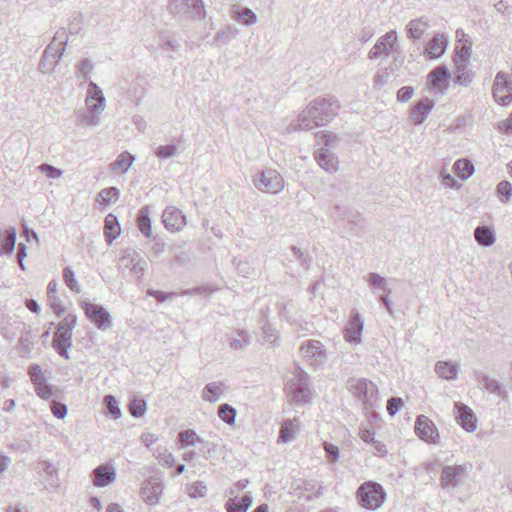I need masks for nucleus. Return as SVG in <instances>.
<instances>
[{
	"mask_svg": "<svg viewBox=\"0 0 512 512\" xmlns=\"http://www.w3.org/2000/svg\"><path fill=\"white\" fill-rule=\"evenodd\" d=\"M447 48V39L443 34L435 35L427 45V53L431 58H439Z\"/></svg>",
	"mask_w": 512,
	"mask_h": 512,
	"instance_id": "nucleus-36",
	"label": "nucleus"
},
{
	"mask_svg": "<svg viewBox=\"0 0 512 512\" xmlns=\"http://www.w3.org/2000/svg\"><path fill=\"white\" fill-rule=\"evenodd\" d=\"M170 10L175 15H189L198 19L205 14L202 0H171Z\"/></svg>",
	"mask_w": 512,
	"mask_h": 512,
	"instance_id": "nucleus-13",
	"label": "nucleus"
},
{
	"mask_svg": "<svg viewBox=\"0 0 512 512\" xmlns=\"http://www.w3.org/2000/svg\"><path fill=\"white\" fill-rule=\"evenodd\" d=\"M236 409L229 404H222L218 408V416L226 424H234L236 419Z\"/></svg>",
	"mask_w": 512,
	"mask_h": 512,
	"instance_id": "nucleus-45",
	"label": "nucleus"
},
{
	"mask_svg": "<svg viewBox=\"0 0 512 512\" xmlns=\"http://www.w3.org/2000/svg\"><path fill=\"white\" fill-rule=\"evenodd\" d=\"M302 357L312 366L319 367L327 361L324 345L319 340L309 339L300 347Z\"/></svg>",
	"mask_w": 512,
	"mask_h": 512,
	"instance_id": "nucleus-11",
	"label": "nucleus"
},
{
	"mask_svg": "<svg viewBox=\"0 0 512 512\" xmlns=\"http://www.w3.org/2000/svg\"><path fill=\"white\" fill-rule=\"evenodd\" d=\"M467 477V465H445L441 470L440 486L443 489L452 490L461 485Z\"/></svg>",
	"mask_w": 512,
	"mask_h": 512,
	"instance_id": "nucleus-9",
	"label": "nucleus"
},
{
	"mask_svg": "<svg viewBox=\"0 0 512 512\" xmlns=\"http://www.w3.org/2000/svg\"><path fill=\"white\" fill-rule=\"evenodd\" d=\"M398 35L396 30H390L379 37L374 46L368 52L370 60H383L398 52Z\"/></svg>",
	"mask_w": 512,
	"mask_h": 512,
	"instance_id": "nucleus-8",
	"label": "nucleus"
},
{
	"mask_svg": "<svg viewBox=\"0 0 512 512\" xmlns=\"http://www.w3.org/2000/svg\"><path fill=\"white\" fill-rule=\"evenodd\" d=\"M119 197V190L116 187H109L102 189L97 197V202L102 205H108L111 202H116Z\"/></svg>",
	"mask_w": 512,
	"mask_h": 512,
	"instance_id": "nucleus-44",
	"label": "nucleus"
},
{
	"mask_svg": "<svg viewBox=\"0 0 512 512\" xmlns=\"http://www.w3.org/2000/svg\"><path fill=\"white\" fill-rule=\"evenodd\" d=\"M164 485L159 478L150 477L140 488V497L148 505H157L163 493Z\"/></svg>",
	"mask_w": 512,
	"mask_h": 512,
	"instance_id": "nucleus-14",
	"label": "nucleus"
},
{
	"mask_svg": "<svg viewBox=\"0 0 512 512\" xmlns=\"http://www.w3.org/2000/svg\"><path fill=\"white\" fill-rule=\"evenodd\" d=\"M207 493V486L204 482L197 481L188 488V495L191 498L204 497Z\"/></svg>",
	"mask_w": 512,
	"mask_h": 512,
	"instance_id": "nucleus-57",
	"label": "nucleus"
},
{
	"mask_svg": "<svg viewBox=\"0 0 512 512\" xmlns=\"http://www.w3.org/2000/svg\"><path fill=\"white\" fill-rule=\"evenodd\" d=\"M237 272L245 278H249L253 273V267L247 261H238L236 263Z\"/></svg>",
	"mask_w": 512,
	"mask_h": 512,
	"instance_id": "nucleus-63",
	"label": "nucleus"
},
{
	"mask_svg": "<svg viewBox=\"0 0 512 512\" xmlns=\"http://www.w3.org/2000/svg\"><path fill=\"white\" fill-rule=\"evenodd\" d=\"M316 125L315 120L307 113V109L304 108L297 116L295 122L290 124V128L294 131L297 130H312Z\"/></svg>",
	"mask_w": 512,
	"mask_h": 512,
	"instance_id": "nucleus-38",
	"label": "nucleus"
},
{
	"mask_svg": "<svg viewBox=\"0 0 512 512\" xmlns=\"http://www.w3.org/2000/svg\"><path fill=\"white\" fill-rule=\"evenodd\" d=\"M179 442L181 443L180 448H184L186 446H194L197 443H202L203 440L197 435V433L192 429H187L181 431L177 436Z\"/></svg>",
	"mask_w": 512,
	"mask_h": 512,
	"instance_id": "nucleus-43",
	"label": "nucleus"
},
{
	"mask_svg": "<svg viewBox=\"0 0 512 512\" xmlns=\"http://www.w3.org/2000/svg\"><path fill=\"white\" fill-rule=\"evenodd\" d=\"M227 496L229 497L225 504L227 512H246L252 504V497L250 495L238 498L234 489H229Z\"/></svg>",
	"mask_w": 512,
	"mask_h": 512,
	"instance_id": "nucleus-23",
	"label": "nucleus"
},
{
	"mask_svg": "<svg viewBox=\"0 0 512 512\" xmlns=\"http://www.w3.org/2000/svg\"><path fill=\"white\" fill-rule=\"evenodd\" d=\"M86 110L76 111V122L84 127H96L101 123V114L106 108V99L102 89L90 81L85 97Z\"/></svg>",
	"mask_w": 512,
	"mask_h": 512,
	"instance_id": "nucleus-1",
	"label": "nucleus"
},
{
	"mask_svg": "<svg viewBox=\"0 0 512 512\" xmlns=\"http://www.w3.org/2000/svg\"><path fill=\"white\" fill-rule=\"evenodd\" d=\"M227 390V386L221 381L207 383L202 391L204 401L215 403L219 401Z\"/></svg>",
	"mask_w": 512,
	"mask_h": 512,
	"instance_id": "nucleus-26",
	"label": "nucleus"
},
{
	"mask_svg": "<svg viewBox=\"0 0 512 512\" xmlns=\"http://www.w3.org/2000/svg\"><path fill=\"white\" fill-rule=\"evenodd\" d=\"M365 282L368 284L372 293L379 297L381 294L392 293L390 280L376 272H369L364 276Z\"/></svg>",
	"mask_w": 512,
	"mask_h": 512,
	"instance_id": "nucleus-21",
	"label": "nucleus"
},
{
	"mask_svg": "<svg viewBox=\"0 0 512 512\" xmlns=\"http://www.w3.org/2000/svg\"><path fill=\"white\" fill-rule=\"evenodd\" d=\"M286 392L287 396L297 404H306L312 401L310 377L300 367H296L288 376Z\"/></svg>",
	"mask_w": 512,
	"mask_h": 512,
	"instance_id": "nucleus-3",
	"label": "nucleus"
},
{
	"mask_svg": "<svg viewBox=\"0 0 512 512\" xmlns=\"http://www.w3.org/2000/svg\"><path fill=\"white\" fill-rule=\"evenodd\" d=\"M474 238L480 246L490 247L496 241V233L495 230L490 226H478L474 230Z\"/></svg>",
	"mask_w": 512,
	"mask_h": 512,
	"instance_id": "nucleus-33",
	"label": "nucleus"
},
{
	"mask_svg": "<svg viewBox=\"0 0 512 512\" xmlns=\"http://www.w3.org/2000/svg\"><path fill=\"white\" fill-rule=\"evenodd\" d=\"M146 401L140 398L133 399L129 405V410L132 416L142 417L146 411Z\"/></svg>",
	"mask_w": 512,
	"mask_h": 512,
	"instance_id": "nucleus-54",
	"label": "nucleus"
},
{
	"mask_svg": "<svg viewBox=\"0 0 512 512\" xmlns=\"http://www.w3.org/2000/svg\"><path fill=\"white\" fill-rule=\"evenodd\" d=\"M455 62V81L463 87H468L474 80L475 74L470 68V63L465 60H454Z\"/></svg>",
	"mask_w": 512,
	"mask_h": 512,
	"instance_id": "nucleus-25",
	"label": "nucleus"
},
{
	"mask_svg": "<svg viewBox=\"0 0 512 512\" xmlns=\"http://www.w3.org/2000/svg\"><path fill=\"white\" fill-rule=\"evenodd\" d=\"M315 160L323 170L330 174L338 170V158L328 148L317 150L315 152Z\"/></svg>",
	"mask_w": 512,
	"mask_h": 512,
	"instance_id": "nucleus-24",
	"label": "nucleus"
},
{
	"mask_svg": "<svg viewBox=\"0 0 512 512\" xmlns=\"http://www.w3.org/2000/svg\"><path fill=\"white\" fill-rule=\"evenodd\" d=\"M79 74L86 79L94 70V65L91 60L85 58L82 59L77 65Z\"/></svg>",
	"mask_w": 512,
	"mask_h": 512,
	"instance_id": "nucleus-59",
	"label": "nucleus"
},
{
	"mask_svg": "<svg viewBox=\"0 0 512 512\" xmlns=\"http://www.w3.org/2000/svg\"><path fill=\"white\" fill-rule=\"evenodd\" d=\"M63 280L65 282V284L67 285V287L75 292V293H80L81 291V286L80 284L78 283L76 277H75V274H74V271L71 269V267H65L64 270H63Z\"/></svg>",
	"mask_w": 512,
	"mask_h": 512,
	"instance_id": "nucleus-48",
	"label": "nucleus"
},
{
	"mask_svg": "<svg viewBox=\"0 0 512 512\" xmlns=\"http://www.w3.org/2000/svg\"><path fill=\"white\" fill-rule=\"evenodd\" d=\"M37 169L45 174L50 179H58L62 176L63 171L61 169H58L50 164H41L37 167Z\"/></svg>",
	"mask_w": 512,
	"mask_h": 512,
	"instance_id": "nucleus-56",
	"label": "nucleus"
},
{
	"mask_svg": "<svg viewBox=\"0 0 512 512\" xmlns=\"http://www.w3.org/2000/svg\"><path fill=\"white\" fill-rule=\"evenodd\" d=\"M16 229L9 227L5 230L0 229V256L12 255L16 244Z\"/></svg>",
	"mask_w": 512,
	"mask_h": 512,
	"instance_id": "nucleus-28",
	"label": "nucleus"
},
{
	"mask_svg": "<svg viewBox=\"0 0 512 512\" xmlns=\"http://www.w3.org/2000/svg\"><path fill=\"white\" fill-rule=\"evenodd\" d=\"M36 394L42 399H49L54 395L53 387L46 380L34 384Z\"/></svg>",
	"mask_w": 512,
	"mask_h": 512,
	"instance_id": "nucleus-53",
	"label": "nucleus"
},
{
	"mask_svg": "<svg viewBox=\"0 0 512 512\" xmlns=\"http://www.w3.org/2000/svg\"><path fill=\"white\" fill-rule=\"evenodd\" d=\"M347 387L364 403L372 405L377 400V386L365 378H350L347 382Z\"/></svg>",
	"mask_w": 512,
	"mask_h": 512,
	"instance_id": "nucleus-10",
	"label": "nucleus"
},
{
	"mask_svg": "<svg viewBox=\"0 0 512 512\" xmlns=\"http://www.w3.org/2000/svg\"><path fill=\"white\" fill-rule=\"evenodd\" d=\"M138 228L141 233L149 238L152 235V224L150 219V207L144 206L138 212Z\"/></svg>",
	"mask_w": 512,
	"mask_h": 512,
	"instance_id": "nucleus-39",
	"label": "nucleus"
},
{
	"mask_svg": "<svg viewBox=\"0 0 512 512\" xmlns=\"http://www.w3.org/2000/svg\"><path fill=\"white\" fill-rule=\"evenodd\" d=\"M441 182L445 187L458 189L461 187V184L447 171L442 170L440 172Z\"/></svg>",
	"mask_w": 512,
	"mask_h": 512,
	"instance_id": "nucleus-58",
	"label": "nucleus"
},
{
	"mask_svg": "<svg viewBox=\"0 0 512 512\" xmlns=\"http://www.w3.org/2000/svg\"><path fill=\"white\" fill-rule=\"evenodd\" d=\"M47 300H48V304H49L50 308L55 312V314L58 317H60L64 314L65 309L62 305L61 299L57 295L47 297Z\"/></svg>",
	"mask_w": 512,
	"mask_h": 512,
	"instance_id": "nucleus-60",
	"label": "nucleus"
},
{
	"mask_svg": "<svg viewBox=\"0 0 512 512\" xmlns=\"http://www.w3.org/2000/svg\"><path fill=\"white\" fill-rule=\"evenodd\" d=\"M429 28V21L425 17H420L408 22L406 25L407 37L409 39H420Z\"/></svg>",
	"mask_w": 512,
	"mask_h": 512,
	"instance_id": "nucleus-32",
	"label": "nucleus"
},
{
	"mask_svg": "<svg viewBox=\"0 0 512 512\" xmlns=\"http://www.w3.org/2000/svg\"><path fill=\"white\" fill-rule=\"evenodd\" d=\"M316 138L318 139L319 143L323 142L325 145V148H334L336 143L338 142V138L335 134L328 132V131H320L315 134Z\"/></svg>",
	"mask_w": 512,
	"mask_h": 512,
	"instance_id": "nucleus-51",
	"label": "nucleus"
},
{
	"mask_svg": "<svg viewBox=\"0 0 512 512\" xmlns=\"http://www.w3.org/2000/svg\"><path fill=\"white\" fill-rule=\"evenodd\" d=\"M454 416L457 423L467 432H474L477 429V418L470 407L461 403H454Z\"/></svg>",
	"mask_w": 512,
	"mask_h": 512,
	"instance_id": "nucleus-18",
	"label": "nucleus"
},
{
	"mask_svg": "<svg viewBox=\"0 0 512 512\" xmlns=\"http://www.w3.org/2000/svg\"><path fill=\"white\" fill-rule=\"evenodd\" d=\"M356 498L362 508L375 511L384 504L386 492L381 484L374 481H366L357 489Z\"/></svg>",
	"mask_w": 512,
	"mask_h": 512,
	"instance_id": "nucleus-5",
	"label": "nucleus"
},
{
	"mask_svg": "<svg viewBox=\"0 0 512 512\" xmlns=\"http://www.w3.org/2000/svg\"><path fill=\"white\" fill-rule=\"evenodd\" d=\"M364 328V322L359 312L354 311L350 317V320L345 327L343 334L344 339L353 345H357L362 341V332Z\"/></svg>",
	"mask_w": 512,
	"mask_h": 512,
	"instance_id": "nucleus-20",
	"label": "nucleus"
},
{
	"mask_svg": "<svg viewBox=\"0 0 512 512\" xmlns=\"http://www.w3.org/2000/svg\"><path fill=\"white\" fill-rule=\"evenodd\" d=\"M253 185L261 192L278 194L285 187L284 177L273 168H265L253 175Z\"/></svg>",
	"mask_w": 512,
	"mask_h": 512,
	"instance_id": "nucleus-7",
	"label": "nucleus"
},
{
	"mask_svg": "<svg viewBox=\"0 0 512 512\" xmlns=\"http://www.w3.org/2000/svg\"><path fill=\"white\" fill-rule=\"evenodd\" d=\"M459 370L458 363L451 361H437L434 366V371L438 377L447 381L455 380Z\"/></svg>",
	"mask_w": 512,
	"mask_h": 512,
	"instance_id": "nucleus-27",
	"label": "nucleus"
},
{
	"mask_svg": "<svg viewBox=\"0 0 512 512\" xmlns=\"http://www.w3.org/2000/svg\"><path fill=\"white\" fill-rule=\"evenodd\" d=\"M429 87L435 95L443 96L449 86L450 72L444 65L437 66L428 75Z\"/></svg>",
	"mask_w": 512,
	"mask_h": 512,
	"instance_id": "nucleus-16",
	"label": "nucleus"
},
{
	"mask_svg": "<svg viewBox=\"0 0 512 512\" xmlns=\"http://www.w3.org/2000/svg\"><path fill=\"white\" fill-rule=\"evenodd\" d=\"M77 325V316L68 314L58 324L53 338V347L65 359H69V349L72 347L73 329Z\"/></svg>",
	"mask_w": 512,
	"mask_h": 512,
	"instance_id": "nucleus-6",
	"label": "nucleus"
},
{
	"mask_svg": "<svg viewBox=\"0 0 512 512\" xmlns=\"http://www.w3.org/2000/svg\"><path fill=\"white\" fill-rule=\"evenodd\" d=\"M305 108L315 120L316 125L324 126L337 115L340 105L335 97H317L310 101Z\"/></svg>",
	"mask_w": 512,
	"mask_h": 512,
	"instance_id": "nucleus-4",
	"label": "nucleus"
},
{
	"mask_svg": "<svg viewBox=\"0 0 512 512\" xmlns=\"http://www.w3.org/2000/svg\"><path fill=\"white\" fill-rule=\"evenodd\" d=\"M231 18L246 26L254 25L258 21L257 15L250 8L241 7L239 5L232 7Z\"/></svg>",
	"mask_w": 512,
	"mask_h": 512,
	"instance_id": "nucleus-29",
	"label": "nucleus"
},
{
	"mask_svg": "<svg viewBox=\"0 0 512 512\" xmlns=\"http://www.w3.org/2000/svg\"><path fill=\"white\" fill-rule=\"evenodd\" d=\"M278 331L270 324L265 323L262 326V339L261 342L277 345L278 344Z\"/></svg>",
	"mask_w": 512,
	"mask_h": 512,
	"instance_id": "nucleus-46",
	"label": "nucleus"
},
{
	"mask_svg": "<svg viewBox=\"0 0 512 512\" xmlns=\"http://www.w3.org/2000/svg\"><path fill=\"white\" fill-rule=\"evenodd\" d=\"M104 230L107 243L112 244L121 232L120 224L115 215L108 214L106 216Z\"/></svg>",
	"mask_w": 512,
	"mask_h": 512,
	"instance_id": "nucleus-37",
	"label": "nucleus"
},
{
	"mask_svg": "<svg viewBox=\"0 0 512 512\" xmlns=\"http://www.w3.org/2000/svg\"><path fill=\"white\" fill-rule=\"evenodd\" d=\"M299 431L298 419L294 418L293 420H286L283 422L280 434L277 439L278 443H289L295 439L297 433Z\"/></svg>",
	"mask_w": 512,
	"mask_h": 512,
	"instance_id": "nucleus-35",
	"label": "nucleus"
},
{
	"mask_svg": "<svg viewBox=\"0 0 512 512\" xmlns=\"http://www.w3.org/2000/svg\"><path fill=\"white\" fill-rule=\"evenodd\" d=\"M251 343V336L245 330H240L237 333V338L230 341L231 348L235 350H242Z\"/></svg>",
	"mask_w": 512,
	"mask_h": 512,
	"instance_id": "nucleus-47",
	"label": "nucleus"
},
{
	"mask_svg": "<svg viewBox=\"0 0 512 512\" xmlns=\"http://www.w3.org/2000/svg\"><path fill=\"white\" fill-rule=\"evenodd\" d=\"M37 468L46 474V481L48 487L57 489L60 486V481L58 478V468L53 463L46 460H42L38 462Z\"/></svg>",
	"mask_w": 512,
	"mask_h": 512,
	"instance_id": "nucleus-34",
	"label": "nucleus"
},
{
	"mask_svg": "<svg viewBox=\"0 0 512 512\" xmlns=\"http://www.w3.org/2000/svg\"><path fill=\"white\" fill-rule=\"evenodd\" d=\"M134 160L135 157L133 155H131L127 151H124L117 157V159L113 163H111V170L114 172L125 173L130 169Z\"/></svg>",
	"mask_w": 512,
	"mask_h": 512,
	"instance_id": "nucleus-40",
	"label": "nucleus"
},
{
	"mask_svg": "<svg viewBox=\"0 0 512 512\" xmlns=\"http://www.w3.org/2000/svg\"><path fill=\"white\" fill-rule=\"evenodd\" d=\"M51 411L58 419H63L67 415V406L65 404L53 401L51 404Z\"/></svg>",
	"mask_w": 512,
	"mask_h": 512,
	"instance_id": "nucleus-64",
	"label": "nucleus"
},
{
	"mask_svg": "<svg viewBox=\"0 0 512 512\" xmlns=\"http://www.w3.org/2000/svg\"><path fill=\"white\" fill-rule=\"evenodd\" d=\"M415 432L421 440L427 443H438V429L435 424L425 415H420L417 417L415 422Z\"/></svg>",
	"mask_w": 512,
	"mask_h": 512,
	"instance_id": "nucleus-17",
	"label": "nucleus"
},
{
	"mask_svg": "<svg viewBox=\"0 0 512 512\" xmlns=\"http://www.w3.org/2000/svg\"><path fill=\"white\" fill-rule=\"evenodd\" d=\"M92 482L96 487H105L116 479V470L110 464H102L92 472Z\"/></svg>",
	"mask_w": 512,
	"mask_h": 512,
	"instance_id": "nucleus-22",
	"label": "nucleus"
},
{
	"mask_svg": "<svg viewBox=\"0 0 512 512\" xmlns=\"http://www.w3.org/2000/svg\"><path fill=\"white\" fill-rule=\"evenodd\" d=\"M493 97L501 105H507L512 100V84L508 80V75L504 72H498L493 84Z\"/></svg>",
	"mask_w": 512,
	"mask_h": 512,
	"instance_id": "nucleus-15",
	"label": "nucleus"
},
{
	"mask_svg": "<svg viewBox=\"0 0 512 512\" xmlns=\"http://www.w3.org/2000/svg\"><path fill=\"white\" fill-rule=\"evenodd\" d=\"M67 32L64 28L56 31L52 41L45 48L39 63L41 73H51L60 63L67 45Z\"/></svg>",
	"mask_w": 512,
	"mask_h": 512,
	"instance_id": "nucleus-2",
	"label": "nucleus"
},
{
	"mask_svg": "<svg viewBox=\"0 0 512 512\" xmlns=\"http://www.w3.org/2000/svg\"><path fill=\"white\" fill-rule=\"evenodd\" d=\"M153 456L158 460V462L166 467H173L175 465L176 459L175 456L169 452L165 447H157L153 451Z\"/></svg>",
	"mask_w": 512,
	"mask_h": 512,
	"instance_id": "nucleus-42",
	"label": "nucleus"
},
{
	"mask_svg": "<svg viewBox=\"0 0 512 512\" xmlns=\"http://www.w3.org/2000/svg\"><path fill=\"white\" fill-rule=\"evenodd\" d=\"M82 308L87 318L100 330H107L112 327V319L109 312L101 305L92 304L88 301L82 302Z\"/></svg>",
	"mask_w": 512,
	"mask_h": 512,
	"instance_id": "nucleus-12",
	"label": "nucleus"
},
{
	"mask_svg": "<svg viewBox=\"0 0 512 512\" xmlns=\"http://www.w3.org/2000/svg\"><path fill=\"white\" fill-rule=\"evenodd\" d=\"M162 222L167 230L180 232L186 226V217L177 207L168 206L162 213Z\"/></svg>",
	"mask_w": 512,
	"mask_h": 512,
	"instance_id": "nucleus-19",
	"label": "nucleus"
},
{
	"mask_svg": "<svg viewBox=\"0 0 512 512\" xmlns=\"http://www.w3.org/2000/svg\"><path fill=\"white\" fill-rule=\"evenodd\" d=\"M176 152L177 146L174 144H170L159 146L155 151V155L162 160H166L175 156Z\"/></svg>",
	"mask_w": 512,
	"mask_h": 512,
	"instance_id": "nucleus-55",
	"label": "nucleus"
},
{
	"mask_svg": "<svg viewBox=\"0 0 512 512\" xmlns=\"http://www.w3.org/2000/svg\"><path fill=\"white\" fill-rule=\"evenodd\" d=\"M28 374L30 376V379H31L33 385L36 384L37 382L46 380L43 375L42 368L39 365H36V364L31 365L29 367Z\"/></svg>",
	"mask_w": 512,
	"mask_h": 512,
	"instance_id": "nucleus-61",
	"label": "nucleus"
},
{
	"mask_svg": "<svg viewBox=\"0 0 512 512\" xmlns=\"http://www.w3.org/2000/svg\"><path fill=\"white\" fill-rule=\"evenodd\" d=\"M433 107L434 102L429 98H425L418 102L411 111V118L413 122L415 124H422L426 120Z\"/></svg>",
	"mask_w": 512,
	"mask_h": 512,
	"instance_id": "nucleus-31",
	"label": "nucleus"
},
{
	"mask_svg": "<svg viewBox=\"0 0 512 512\" xmlns=\"http://www.w3.org/2000/svg\"><path fill=\"white\" fill-rule=\"evenodd\" d=\"M497 194L501 199V202L508 203L512 196V185L508 181H501L497 185Z\"/></svg>",
	"mask_w": 512,
	"mask_h": 512,
	"instance_id": "nucleus-52",
	"label": "nucleus"
},
{
	"mask_svg": "<svg viewBox=\"0 0 512 512\" xmlns=\"http://www.w3.org/2000/svg\"><path fill=\"white\" fill-rule=\"evenodd\" d=\"M300 488L303 489L304 492L296 495L300 500H304L306 502L315 500L323 495V487L312 480L303 482V487L298 485L295 490Z\"/></svg>",
	"mask_w": 512,
	"mask_h": 512,
	"instance_id": "nucleus-30",
	"label": "nucleus"
},
{
	"mask_svg": "<svg viewBox=\"0 0 512 512\" xmlns=\"http://www.w3.org/2000/svg\"><path fill=\"white\" fill-rule=\"evenodd\" d=\"M454 172L463 181L473 175L474 165L468 159H458L453 165Z\"/></svg>",
	"mask_w": 512,
	"mask_h": 512,
	"instance_id": "nucleus-41",
	"label": "nucleus"
},
{
	"mask_svg": "<svg viewBox=\"0 0 512 512\" xmlns=\"http://www.w3.org/2000/svg\"><path fill=\"white\" fill-rule=\"evenodd\" d=\"M104 404L107 408V414L113 418H119L121 416V410L118 402L113 395H106L104 397Z\"/></svg>",
	"mask_w": 512,
	"mask_h": 512,
	"instance_id": "nucleus-49",
	"label": "nucleus"
},
{
	"mask_svg": "<svg viewBox=\"0 0 512 512\" xmlns=\"http://www.w3.org/2000/svg\"><path fill=\"white\" fill-rule=\"evenodd\" d=\"M479 382L483 386L484 389L487 391L500 395L501 392V385L498 381L495 379H492L488 376H479Z\"/></svg>",
	"mask_w": 512,
	"mask_h": 512,
	"instance_id": "nucleus-50",
	"label": "nucleus"
},
{
	"mask_svg": "<svg viewBox=\"0 0 512 512\" xmlns=\"http://www.w3.org/2000/svg\"><path fill=\"white\" fill-rule=\"evenodd\" d=\"M403 406V400L399 397H392L387 401V412L390 416H394Z\"/></svg>",
	"mask_w": 512,
	"mask_h": 512,
	"instance_id": "nucleus-62",
	"label": "nucleus"
}]
</instances>
